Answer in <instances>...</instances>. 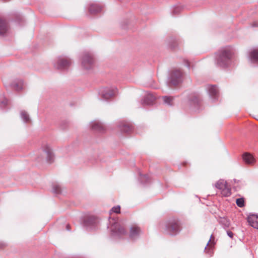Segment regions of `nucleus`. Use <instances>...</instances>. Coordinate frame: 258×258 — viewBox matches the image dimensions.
Wrapping results in <instances>:
<instances>
[{"label": "nucleus", "instance_id": "f257e3e1", "mask_svg": "<svg viewBox=\"0 0 258 258\" xmlns=\"http://www.w3.org/2000/svg\"><path fill=\"white\" fill-rule=\"evenodd\" d=\"M232 56V48L228 46L219 50L216 58V63L220 67H227L230 63Z\"/></svg>", "mask_w": 258, "mask_h": 258}, {"label": "nucleus", "instance_id": "f03ea898", "mask_svg": "<svg viewBox=\"0 0 258 258\" xmlns=\"http://www.w3.org/2000/svg\"><path fill=\"white\" fill-rule=\"evenodd\" d=\"M110 225L108 228L112 237H119L127 234V231L119 223L114 220L110 221Z\"/></svg>", "mask_w": 258, "mask_h": 258}, {"label": "nucleus", "instance_id": "7ed1b4c3", "mask_svg": "<svg viewBox=\"0 0 258 258\" xmlns=\"http://www.w3.org/2000/svg\"><path fill=\"white\" fill-rule=\"evenodd\" d=\"M165 229L171 235H175L180 231V224L176 220H171L166 222Z\"/></svg>", "mask_w": 258, "mask_h": 258}, {"label": "nucleus", "instance_id": "20e7f679", "mask_svg": "<svg viewBox=\"0 0 258 258\" xmlns=\"http://www.w3.org/2000/svg\"><path fill=\"white\" fill-rule=\"evenodd\" d=\"M117 93L116 87H104L99 89L98 93L102 100H107L114 96Z\"/></svg>", "mask_w": 258, "mask_h": 258}, {"label": "nucleus", "instance_id": "39448f33", "mask_svg": "<svg viewBox=\"0 0 258 258\" xmlns=\"http://www.w3.org/2000/svg\"><path fill=\"white\" fill-rule=\"evenodd\" d=\"M42 158L46 159V161L51 162L53 159V154L52 149L47 143L43 144L40 149Z\"/></svg>", "mask_w": 258, "mask_h": 258}, {"label": "nucleus", "instance_id": "423d86ee", "mask_svg": "<svg viewBox=\"0 0 258 258\" xmlns=\"http://www.w3.org/2000/svg\"><path fill=\"white\" fill-rule=\"evenodd\" d=\"M182 80V73L179 70H173L169 78L170 83L173 85H176L181 82Z\"/></svg>", "mask_w": 258, "mask_h": 258}, {"label": "nucleus", "instance_id": "0eeeda50", "mask_svg": "<svg viewBox=\"0 0 258 258\" xmlns=\"http://www.w3.org/2000/svg\"><path fill=\"white\" fill-rule=\"evenodd\" d=\"M215 186L217 188L221 190V193L223 196L228 197L231 195V189L225 180L222 179L218 180Z\"/></svg>", "mask_w": 258, "mask_h": 258}, {"label": "nucleus", "instance_id": "6e6552de", "mask_svg": "<svg viewBox=\"0 0 258 258\" xmlns=\"http://www.w3.org/2000/svg\"><path fill=\"white\" fill-rule=\"evenodd\" d=\"M94 62L92 55L89 53H85L82 58V66L84 69L89 70L92 68Z\"/></svg>", "mask_w": 258, "mask_h": 258}, {"label": "nucleus", "instance_id": "1a4fd4ad", "mask_svg": "<svg viewBox=\"0 0 258 258\" xmlns=\"http://www.w3.org/2000/svg\"><path fill=\"white\" fill-rule=\"evenodd\" d=\"M71 64L72 61L70 59L67 57L59 58L55 67L59 70H64L68 69Z\"/></svg>", "mask_w": 258, "mask_h": 258}, {"label": "nucleus", "instance_id": "9d476101", "mask_svg": "<svg viewBox=\"0 0 258 258\" xmlns=\"http://www.w3.org/2000/svg\"><path fill=\"white\" fill-rule=\"evenodd\" d=\"M91 129L96 132L103 133L105 131L104 125L100 121L95 120L90 124Z\"/></svg>", "mask_w": 258, "mask_h": 258}, {"label": "nucleus", "instance_id": "9b49d317", "mask_svg": "<svg viewBox=\"0 0 258 258\" xmlns=\"http://www.w3.org/2000/svg\"><path fill=\"white\" fill-rule=\"evenodd\" d=\"M206 89L209 94L210 97L214 101L218 99V90L216 86L207 85Z\"/></svg>", "mask_w": 258, "mask_h": 258}, {"label": "nucleus", "instance_id": "f8f14e48", "mask_svg": "<svg viewBox=\"0 0 258 258\" xmlns=\"http://www.w3.org/2000/svg\"><path fill=\"white\" fill-rule=\"evenodd\" d=\"M249 61L252 63H258V48L251 50L248 55Z\"/></svg>", "mask_w": 258, "mask_h": 258}, {"label": "nucleus", "instance_id": "ddd939ff", "mask_svg": "<svg viewBox=\"0 0 258 258\" xmlns=\"http://www.w3.org/2000/svg\"><path fill=\"white\" fill-rule=\"evenodd\" d=\"M249 224L255 229L258 228V216L255 214L249 215L247 217Z\"/></svg>", "mask_w": 258, "mask_h": 258}, {"label": "nucleus", "instance_id": "4468645a", "mask_svg": "<svg viewBox=\"0 0 258 258\" xmlns=\"http://www.w3.org/2000/svg\"><path fill=\"white\" fill-rule=\"evenodd\" d=\"M155 97L151 93H148L142 101V104L144 105H152L155 100Z\"/></svg>", "mask_w": 258, "mask_h": 258}, {"label": "nucleus", "instance_id": "2eb2a0df", "mask_svg": "<svg viewBox=\"0 0 258 258\" xmlns=\"http://www.w3.org/2000/svg\"><path fill=\"white\" fill-rule=\"evenodd\" d=\"M142 231L140 228L137 225H133L130 228V236L132 238H135L141 233Z\"/></svg>", "mask_w": 258, "mask_h": 258}, {"label": "nucleus", "instance_id": "dca6fc26", "mask_svg": "<svg viewBox=\"0 0 258 258\" xmlns=\"http://www.w3.org/2000/svg\"><path fill=\"white\" fill-rule=\"evenodd\" d=\"M102 7L97 4H92L89 8V12L90 14H95L101 11Z\"/></svg>", "mask_w": 258, "mask_h": 258}, {"label": "nucleus", "instance_id": "f3484780", "mask_svg": "<svg viewBox=\"0 0 258 258\" xmlns=\"http://www.w3.org/2000/svg\"><path fill=\"white\" fill-rule=\"evenodd\" d=\"M8 31V26L6 21L0 18V35H3Z\"/></svg>", "mask_w": 258, "mask_h": 258}, {"label": "nucleus", "instance_id": "a211bd4d", "mask_svg": "<svg viewBox=\"0 0 258 258\" xmlns=\"http://www.w3.org/2000/svg\"><path fill=\"white\" fill-rule=\"evenodd\" d=\"M118 127L119 128L121 131L124 133L130 132L132 128V126H131L130 124L123 122H120L119 123Z\"/></svg>", "mask_w": 258, "mask_h": 258}, {"label": "nucleus", "instance_id": "6ab92c4d", "mask_svg": "<svg viewBox=\"0 0 258 258\" xmlns=\"http://www.w3.org/2000/svg\"><path fill=\"white\" fill-rule=\"evenodd\" d=\"M243 161L248 164H252L255 162V159L253 156L248 153H244L242 156Z\"/></svg>", "mask_w": 258, "mask_h": 258}, {"label": "nucleus", "instance_id": "aec40b11", "mask_svg": "<svg viewBox=\"0 0 258 258\" xmlns=\"http://www.w3.org/2000/svg\"><path fill=\"white\" fill-rule=\"evenodd\" d=\"M12 87L17 91H20L24 88V83L21 80H15L12 84Z\"/></svg>", "mask_w": 258, "mask_h": 258}, {"label": "nucleus", "instance_id": "412c9836", "mask_svg": "<svg viewBox=\"0 0 258 258\" xmlns=\"http://www.w3.org/2000/svg\"><path fill=\"white\" fill-rule=\"evenodd\" d=\"M96 224V221L94 218L90 217L87 219L84 222L85 226L88 229H92Z\"/></svg>", "mask_w": 258, "mask_h": 258}, {"label": "nucleus", "instance_id": "4be33fe9", "mask_svg": "<svg viewBox=\"0 0 258 258\" xmlns=\"http://www.w3.org/2000/svg\"><path fill=\"white\" fill-rule=\"evenodd\" d=\"M21 119L25 122H27L30 120L29 115L27 112L22 110L20 112Z\"/></svg>", "mask_w": 258, "mask_h": 258}, {"label": "nucleus", "instance_id": "5701e85b", "mask_svg": "<svg viewBox=\"0 0 258 258\" xmlns=\"http://www.w3.org/2000/svg\"><path fill=\"white\" fill-rule=\"evenodd\" d=\"M162 98L165 104L169 106L172 105V102L173 100V98L172 97L165 96L163 97Z\"/></svg>", "mask_w": 258, "mask_h": 258}, {"label": "nucleus", "instance_id": "b1692460", "mask_svg": "<svg viewBox=\"0 0 258 258\" xmlns=\"http://www.w3.org/2000/svg\"><path fill=\"white\" fill-rule=\"evenodd\" d=\"M52 190L55 194H59L61 192V187L58 184H54L53 185Z\"/></svg>", "mask_w": 258, "mask_h": 258}, {"label": "nucleus", "instance_id": "393cba45", "mask_svg": "<svg viewBox=\"0 0 258 258\" xmlns=\"http://www.w3.org/2000/svg\"><path fill=\"white\" fill-rule=\"evenodd\" d=\"M237 205L240 208H242L244 206V199L243 198H239L236 199V201Z\"/></svg>", "mask_w": 258, "mask_h": 258}, {"label": "nucleus", "instance_id": "a878e982", "mask_svg": "<svg viewBox=\"0 0 258 258\" xmlns=\"http://www.w3.org/2000/svg\"><path fill=\"white\" fill-rule=\"evenodd\" d=\"M215 243H212V242L207 243V245L205 247V250H206V252L209 253L210 254H211L212 252L208 251V249H210V248L212 249L214 246Z\"/></svg>", "mask_w": 258, "mask_h": 258}, {"label": "nucleus", "instance_id": "bb28decb", "mask_svg": "<svg viewBox=\"0 0 258 258\" xmlns=\"http://www.w3.org/2000/svg\"><path fill=\"white\" fill-rule=\"evenodd\" d=\"M120 207L119 206H114L111 209L110 213H120Z\"/></svg>", "mask_w": 258, "mask_h": 258}, {"label": "nucleus", "instance_id": "cd10ccee", "mask_svg": "<svg viewBox=\"0 0 258 258\" xmlns=\"http://www.w3.org/2000/svg\"><path fill=\"white\" fill-rule=\"evenodd\" d=\"M181 10V8L179 6L174 7L172 10V13L174 14L178 13Z\"/></svg>", "mask_w": 258, "mask_h": 258}, {"label": "nucleus", "instance_id": "c85d7f7f", "mask_svg": "<svg viewBox=\"0 0 258 258\" xmlns=\"http://www.w3.org/2000/svg\"><path fill=\"white\" fill-rule=\"evenodd\" d=\"M148 176L147 175H142L141 174V179L143 181H146L148 180Z\"/></svg>", "mask_w": 258, "mask_h": 258}, {"label": "nucleus", "instance_id": "c756f323", "mask_svg": "<svg viewBox=\"0 0 258 258\" xmlns=\"http://www.w3.org/2000/svg\"><path fill=\"white\" fill-rule=\"evenodd\" d=\"M7 103V100H6V99H4L3 101H2L1 102V104H2V105L1 106L2 107H3L4 106H5Z\"/></svg>", "mask_w": 258, "mask_h": 258}, {"label": "nucleus", "instance_id": "7c9ffc66", "mask_svg": "<svg viewBox=\"0 0 258 258\" xmlns=\"http://www.w3.org/2000/svg\"><path fill=\"white\" fill-rule=\"evenodd\" d=\"M227 235L230 237H232L233 235V233L231 232V231H227Z\"/></svg>", "mask_w": 258, "mask_h": 258}, {"label": "nucleus", "instance_id": "2f4dec72", "mask_svg": "<svg viewBox=\"0 0 258 258\" xmlns=\"http://www.w3.org/2000/svg\"><path fill=\"white\" fill-rule=\"evenodd\" d=\"M66 229L68 231L70 230V227L69 225L68 224L66 225Z\"/></svg>", "mask_w": 258, "mask_h": 258}, {"label": "nucleus", "instance_id": "473e14b6", "mask_svg": "<svg viewBox=\"0 0 258 258\" xmlns=\"http://www.w3.org/2000/svg\"><path fill=\"white\" fill-rule=\"evenodd\" d=\"M4 246V244L3 243H0V247H2Z\"/></svg>", "mask_w": 258, "mask_h": 258}, {"label": "nucleus", "instance_id": "72a5a7b5", "mask_svg": "<svg viewBox=\"0 0 258 258\" xmlns=\"http://www.w3.org/2000/svg\"><path fill=\"white\" fill-rule=\"evenodd\" d=\"M208 242H211V238L208 240Z\"/></svg>", "mask_w": 258, "mask_h": 258}]
</instances>
